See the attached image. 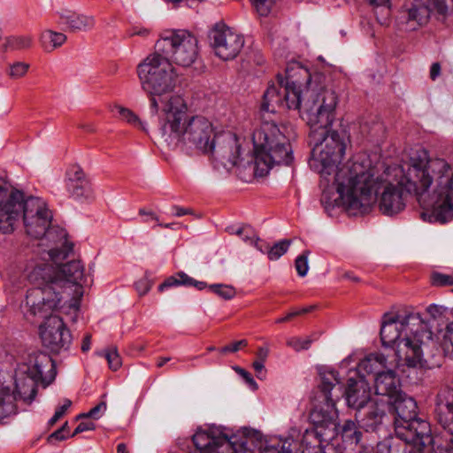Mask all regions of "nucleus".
<instances>
[{
  "instance_id": "5701e85b",
  "label": "nucleus",
  "mask_w": 453,
  "mask_h": 453,
  "mask_svg": "<svg viewBox=\"0 0 453 453\" xmlns=\"http://www.w3.org/2000/svg\"><path fill=\"white\" fill-rule=\"evenodd\" d=\"M59 23L68 27L69 31H86L91 29L95 21L93 17L77 13L71 10L63 9L58 12Z\"/></svg>"
},
{
  "instance_id": "2f4dec72",
  "label": "nucleus",
  "mask_w": 453,
  "mask_h": 453,
  "mask_svg": "<svg viewBox=\"0 0 453 453\" xmlns=\"http://www.w3.org/2000/svg\"><path fill=\"white\" fill-rule=\"evenodd\" d=\"M257 434V437H254V444H249L248 448L253 450L254 453H291V451H280L276 447H265L261 450L263 441H261V434L254 430H250L248 428H244L242 432V437L244 436H254L253 434Z\"/></svg>"
},
{
  "instance_id": "393cba45",
  "label": "nucleus",
  "mask_w": 453,
  "mask_h": 453,
  "mask_svg": "<svg viewBox=\"0 0 453 453\" xmlns=\"http://www.w3.org/2000/svg\"><path fill=\"white\" fill-rule=\"evenodd\" d=\"M434 413L442 428L453 435V398H438Z\"/></svg>"
},
{
  "instance_id": "7c9ffc66",
  "label": "nucleus",
  "mask_w": 453,
  "mask_h": 453,
  "mask_svg": "<svg viewBox=\"0 0 453 453\" xmlns=\"http://www.w3.org/2000/svg\"><path fill=\"white\" fill-rule=\"evenodd\" d=\"M363 433L357 424L352 420H346L342 427V440L350 444H358Z\"/></svg>"
},
{
  "instance_id": "0eeeda50",
  "label": "nucleus",
  "mask_w": 453,
  "mask_h": 453,
  "mask_svg": "<svg viewBox=\"0 0 453 453\" xmlns=\"http://www.w3.org/2000/svg\"><path fill=\"white\" fill-rule=\"evenodd\" d=\"M136 73L142 89L149 97L150 114L159 118L165 103L173 96L168 95L176 86L175 68L167 57L155 50L138 64Z\"/></svg>"
},
{
  "instance_id": "a211bd4d",
  "label": "nucleus",
  "mask_w": 453,
  "mask_h": 453,
  "mask_svg": "<svg viewBox=\"0 0 453 453\" xmlns=\"http://www.w3.org/2000/svg\"><path fill=\"white\" fill-rule=\"evenodd\" d=\"M40 335L43 345L55 353L68 350L73 341L70 330L59 316L49 317L40 326Z\"/></svg>"
},
{
  "instance_id": "20e7f679",
  "label": "nucleus",
  "mask_w": 453,
  "mask_h": 453,
  "mask_svg": "<svg viewBox=\"0 0 453 453\" xmlns=\"http://www.w3.org/2000/svg\"><path fill=\"white\" fill-rule=\"evenodd\" d=\"M188 108L180 96H172L159 114L162 138L171 149L179 148L187 154H208L215 135L212 123L203 116L188 117Z\"/></svg>"
},
{
  "instance_id": "a18cd8bd",
  "label": "nucleus",
  "mask_w": 453,
  "mask_h": 453,
  "mask_svg": "<svg viewBox=\"0 0 453 453\" xmlns=\"http://www.w3.org/2000/svg\"><path fill=\"white\" fill-rule=\"evenodd\" d=\"M68 437H71V434H69V426H68V422L66 421L64 423V425L60 428H58V430L53 432L49 436V441H52V440L63 441Z\"/></svg>"
},
{
  "instance_id": "58836bf2",
  "label": "nucleus",
  "mask_w": 453,
  "mask_h": 453,
  "mask_svg": "<svg viewBox=\"0 0 453 453\" xmlns=\"http://www.w3.org/2000/svg\"><path fill=\"white\" fill-rule=\"evenodd\" d=\"M211 292L218 295L225 300H230L235 296V290L233 287L224 284H212L209 286Z\"/></svg>"
},
{
  "instance_id": "6ab92c4d",
  "label": "nucleus",
  "mask_w": 453,
  "mask_h": 453,
  "mask_svg": "<svg viewBox=\"0 0 453 453\" xmlns=\"http://www.w3.org/2000/svg\"><path fill=\"white\" fill-rule=\"evenodd\" d=\"M210 146L213 148L208 151V154L220 160L222 164L225 165L229 164L232 166L237 165L241 155V145L235 134L232 132L215 134Z\"/></svg>"
},
{
  "instance_id": "a19ab883",
  "label": "nucleus",
  "mask_w": 453,
  "mask_h": 453,
  "mask_svg": "<svg viewBox=\"0 0 453 453\" xmlns=\"http://www.w3.org/2000/svg\"><path fill=\"white\" fill-rule=\"evenodd\" d=\"M310 254V250H304L301 255H299L295 261V266L296 272L300 277H304L309 270L308 265V256Z\"/></svg>"
},
{
  "instance_id": "3c124183",
  "label": "nucleus",
  "mask_w": 453,
  "mask_h": 453,
  "mask_svg": "<svg viewBox=\"0 0 453 453\" xmlns=\"http://www.w3.org/2000/svg\"><path fill=\"white\" fill-rule=\"evenodd\" d=\"M433 283L437 286L453 285V277L441 273H435L433 276Z\"/></svg>"
},
{
  "instance_id": "7ed1b4c3",
  "label": "nucleus",
  "mask_w": 453,
  "mask_h": 453,
  "mask_svg": "<svg viewBox=\"0 0 453 453\" xmlns=\"http://www.w3.org/2000/svg\"><path fill=\"white\" fill-rule=\"evenodd\" d=\"M23 215L24 226L28 235L52 244L48 256L53 261L65 257L73 249L67 240V233L59 226H50L52 214L38 197L25 198L24 193L0 187V232L13 231L14 224Z\"/></svg>"
},
{
  "instance_id": "0e129e2a",
  "label": "nucleus",
  "mask_w": 453,
  "mask_h": 453,
  "mask_svg": "<svg viewBox=\"0 0 453 453\" xmlns=\"http://www.w3.org/2000/svg\"><path fill=\"white\" fill-rule=\"evenodd\" d=\"M139 214L148 216L150 219L158 222V218L152 211H146L144 209H140Z\"/></svg>"
},
{
  "instance_id": "09e8293b",
  "label": "nucleus",
  "mask_w": 453,
  "mask_h": 453,
  "mask_svg": "<svg viewBox=\"0 0 453 453\" xmlns=\"http://www.w3.org/2000/svg\"><path fill=\"white\" fill-rule=\"evenodd\" d=\"M96 429V424L92 420H85L81 421L77 427L74 429L73 433L71 434V437H74L78 434L86 432V431H93Z\"/></svg>"
},
{
  "instance_id": "37998d69",
  "label": "nucleus",
  "mask_w": 453,
  "mask_h": 453,
  "mask_svg": "<svg viewBox=\"0 0 453 453\" xmlns=\"http://www.w3.org/2000/svg\"><path fill=\"white\" fill-rule=\"evenodd\" d=\"M71 405V400L65 399L63 404L57 407L54 415L49 420V426H54L61 418H63L66 414L67 411L70 409Z\"/></svg>"
},
{
  "instance_id": "c03bdc74",
  "label": "nucleus",
  "mask_w": 453,
  "mask_h": 453,
  "mask_svg": "<svg viewBox=\"0 0 453 453\" xmlns=\"http://www.w3.org/2000/svg\"><path fill=\"white\" fill-rule=\"evenodd\" d=\"M33 42V38L29 35L18 36L12 39V45L17 50H24L30 48Z\"/></svg>"
},
{
  "instance_id": "864d4df0",
  "label": "nucleus",
  "mask_w": 453,
  "mask_h": 453,
  "mask_svg": "<svg viewBox=\"0 0 453 453\" xmlns=\"http://www.w3.org/2000/svg\"><path fill=\"white\" fill-rule=\"evenodd\" d=\"M428 314L433 318V319H437V318H440L443 312L446 311L445 308L441 307V306H438L436 304H431L427 307L426 309Z\"/></svg>"
},
{
  "instance_id": "6e6552de",
  "label": "nucleus",
  "mask_w": 453,
  "mask_h": 453,
  "mask_svg": "<svg viewBox=\"0 0 453 453\" xmlns=\"http://www.w3.org/2000/svg\"><path fill=\"white\" fill-rule=\"evenodd\" d=\"M262 120L252 135L256 173L264 176L274 165H290L293 161L289 139L273 119H267L265 114L272 113L262 110ZM276 110L273 112L274 113Z\"/></svg>"
},
{
  "instance_id": "9b49d317",
  "label": "nucleus",
  "mask_w": 453,
  "mask_h": 453,
  "mask_svg": "<svg viewBox=\"0 0 453 453\" xmlns=\"http://www.w3.org/2000/svg\"><path fill=\"white\" fill-rule=\"evenodd\" d=\"M257 437V434H253ZM200 453H254L248 448L254 444V436L229 435L226 429L211 427L209 430H197L192 437Z\"/></svg>"
},
{
  "instance_id": "9d476101",
  "label": "nucleus",
  "mask_w": 453,
  "mask_h": 453,
  "mask_svg": "<svg viewBox=\"0 0 453 453\" xmlns=\"http://www.w3.org/2000/svg\"><path fill=\"white\" fill-rule=\"evenodd\" d=\"M54 268L47 264L36 265L28 273V280L33 285L27 292L26 305L34 316L48 319L51 313L63 309V292L58 287Z\"/></svg>"
},
{
  "instance_id": "4c0bfd02",
  "label": "nucleus",
  "mask_w": 453,
  "mask_h": 453,
  "mask_svg": "<svg viewBox=\"0 0 453 453\" xmlns=\"http://www.w3.org/2000/svg\"><path fill=\"white\" fill-rule=\"evenodd\" d=\"M107 408L105 402H100L95 407L90 409L88 412H83L76 417V419H88L91 418L94 420L99 419L105 412Z\"/></svg>"
},
{
  "instance_id": "f8f14e48",
  "label": "nucleus",
  "mask_w": 453,
  "mask_h": 453,
  "mask_svg": "<svg viewBox=\"0 0 453 453\" xmlns=\"http://www.w3.org/2000/svg\"><path fill=\"white\" fill-rule=\"evenodd\" d=\"M155 50L176 65L190 66L198 57V41L185 29L167 31L157 41Z\"/></svg>"
},
{
  "instance_id": "c85d7f7f",
  "label": "nucleus",
  "mask_w": 453,
  "mask_h": 453,
  "mask_svg": "<svg viewBox=\"0 0 453 453\" xmlns=\"http://www.w3.org/2000/svg\"><path fill=\"white\" fill-rule=\"evenodd\" d=\"M66 35L53 30H44L40 36V42L45 51L50 52L61 47L66 42Z\"/></svg>"
},
{
  "instance_id": "b1692460",
  "label": "nucleus",
  "mask_w": 453,
  "mask_h": 453,
  "mask_svg": "<svg viewBox=\"0 0 453 453\" xmlns=\"http://www.w3.org/2000/svg\"><path fill=\"white\" fill-rule=\"evenodd\" d=\"M335 402L334 398H323L320 404L315 405L311 412L310 418L317 426H326L335 417Z\"/></svg>"
},
{
  "instance_id": "f257e3e1",
  "label": "nucleus",
  "mask_w": 453,
  "mask_h": 453,
  "mask_svg": "<svg viewBox=\"0 0 453 453\" xmlns=\"http://www.w3.org/2000/svg\"><path fill=\"white\" fill-rule=\"evenodd\" d=\"M449 163L442 158H412L405 171L397 166L385 173H394L395 180L374 177L372 168L353 163L336 173L337 193L349 211L367 213L376 201L380 189L379 209L387 216L403 211L407 198L413 195L422 207L420 216L430 223H446L453 217V177L447 175Z\"/></svg>"
},
{
  "instance_id": "ea45409f",
  "label": "nucleus",
  "mask_w": 453,
  "mask_h": 453,
  "mask_svg": "<svg viewBox=\"0 0 453 453\" xmlns=\"http://www.w3.org/2000/svg\"><path fill=\"white\" fill-rule=\"evenodd\" d=\"M442 348L447 356L453 359V322L446 326V332L443 336Z\"/></svg>"
},
{
  "instance_id": "423d86ee",
  "label": "nucleus",
  "mask_w": 453,
  "mask_h": 453,
  "mask_svg": "<svg viewBox=\"0 0 453 453\" xmlns=\"http://www.w3.org/2000/svg\"><path fill=\"white\" fill-rule=\"evenodd\" d=\"M56 365L43 351L23 355L17 363L14 379L0 372V396H36L55 380Z\"/></svg>"
},
{
  "instance_id": "338daca9",
  "label": "nucleus",
  "mask_w": 453,
  "mask_h": 453,
  "mask_svg": "<svg viewBox=\"0 0 453 453\" xmlns=\"http://www.w3.org/2000/svg\"><path fill=\"white\" fill-rule=\"evenodd\" d=\"M170 359V357H159L157 362V367L164 366Z\"/></svg>"
},
{
  "instance_id": "bb28decb",
  "label": "nucleus",
  "mask_w": 453,
  "mask_h": 453,
  "mask_svg": "<svg viewBox=\"0 0 453 453\" xmlns=\"http://www.w3.org/2000/svg\"><path fill=\"white\" fill-rule=\"evenodd\" d=\"M388 362L386 357L381 353H371L362 359L357 365V371L366 373H376L384 372L388 369Z\"/></svg>"
},
{
  "instance_id": "f03ea898",
  "label": "nucleus",
  "mask_w": 453,
  "mask_h": 453,
  "mask_svg": "<svg viewBox=\"0 0 453 453\" xmlns=\"http://www.w3.org/2000/svg\"><path fill=\"white\" fill-rule=\"evenodd\" d=\"M278 84H271L264 93L262 110L273 112L275 105L298 110L310 126L331 127L335 119L338 96L328 88L311 86L308 69L298 65L288 66L286 76L277 75Z\"/></svg>"
},
{
  "instance_id": "052dcab7",
  "label": "nucleus",
  "mask_w": 453,
  "mask_h": 453,
  "mask_svg": "<svg viewBox=\"0 0 453 453\" xmlns=\"http://www.w3.org/2000/svg\"><path fill=\"white\" fill-rule=\"evenodd\" d=\"M173 214L177 217H181V216L190 213V211L188 209L180 207L178 205L173 206Z\"/></svg>"
},
{
  "instance_id": "79ce46f5",
  "label": "nucleus",
  "mask_w": 453,
  "mask_h": 453,
  "mask_svg": "<svg viewBox=\"0 0 453 453\" xmlns=\"http://www.w3.org/2000/svg\"><path fill=\"white\" fill-rule=\"evenodd\" d=\"M29 69V64L25 62H15L10 66L9 75L13 79L23 77Z\"/></svg>"
},
{
  "instance_id": "69168bd1",
  "label": "nucleus",
  "mask_w": 453,
  "mask_h": 453,
  "mask_svg": "<svg viewBox=\"0 0 453 453\" xmlns=\"http://www.w3.org/2000/svg\"><path fill=\"white\" fill-rule=\"evenodd\" d=\"M371 5H388L390 4V0H368Z\"/></svg>"
},
{
  "instance_id": "dca6fc26",
  "label": "nucleus",
  "mask_w": 453,
  "mask_h": 453,
  "mask_svg": "<svg viewBox=\"0 0 453 453\" xmlns=\"http://www.w3.org/2000/svg\"><path fill=\"white\" fill-rule=\"evenodd\" d=\"M208 37L215 55L225 61L235 58L244 45L242 36L221 22L212 27Z\"/></svg>"
},
{
  "instance_id": "603ef678",
  "label": "nucleus",
  "mask_w": 453,
  "mask_h": 453,
  "mask_svg": "<svg viewBox=\"0 0 453 453\" xmlns=\"http://www.w3.org/2000/svg\"><path fill=\"white\" fill-rule=\"evenodd\" d=\"M257 12L261 15H267L274 0H253Z\"/></svg>"
},
{
  "instance_id": "72a5a7b5",
  "label": "nucleus",
  "mask_w": 453,
  "mask_h": 453,
  "mask_svg": "<svg viewBox=\"0 0 453 453\" xmlns=\"http://www.w3.org/2000/svg\"><path fill=\"white\" fill-rule=\"evenodd\" d=\"M228 232L231 234H236L240 236L242 240L250 244H253V242L257 237L255 230L249 225L242 226L238 228H235L234 226H230L228 227Z\"/></svg>"
},
{
  "instance_id": "c756f323",
  "label": "nucleus",
  "mask_w": 453,
  "mask_h": 453,
  "mask_svg": "<svg viewBox=\"0 0 453 453\" xmlns=\"http://www.w3.org/2000/svg\"><path fill=\"white\" fill-rule=\"evenodd\" d=\"M35 398H0V424L3 420L17 412L16 400L30 405Z\"/></svg>"
},
{
  "instance_id": "4468645a",
  "label": "nucleus",
  "mask_w": 453,
  "mask_h": 453,
  "mask_svg": "<svg viewBox=\"0 0 453 453\" xmlns=\"http://www.w3.org/2000/svg\"><path fill=\"white\" fill-rule=\"evenodd\" d=\"M405 0L399 12L398 19L408 26L407 29L416 30L427 23L433 12L445 18L453 12V0Z\"/></svg>"
},
{
  "instance_id": "13d9d810",
  "label": "nucleus",
  "mask_w": 453,
  "mask_h": 453,
  "mask_svg": "<svg viewBox=\"0 0 453 453\" xmlns=\"http://www.w3.org/2000/svg\"><path fill=\"white\" fill-rule=\"evenodd\" d=\"M441 73V65L439 63H434L432 65H431V68H430V78L431 80L433 81H435L439 75Z\"/></svg>"
},
{
  "instance_id": "cd10ccee",
  "label": "nucleus",
  "mask_w": 453,
  "mask_h": 453,
  "mask_svg": "<svg viewBox=\"0 0 453 453\" xmlns=\"http://www.w3.org/2000/svg\"><path fill=\"white\" fill-rule=\"evenodd\" d=\"M176 286H193L198 290H203L209 287L206 282L196 280L187 273L179 272L176 274L168 277L162 284H160L158 286V291L162 292L165 288Z\"/></svg>"
},
{
  "instance_id": "4be33fe9",
  "label": "nucleus",
  "mask_w": 453,
  "mask_h": 453,
  "mask_svg": "<svg viewBox=\"0 0 453 453\" xmlns=\"http://www.w3.org/2000/svg\"><path fill=\"white\" fill-rule=\"evenodd\" d=\"M342 396H371V388L365 375L359 371L349 370Z\"/></svg>"
},
{
  "instance_id": "39448f33",
  "label": "nucleus",
  "mask_w": 453,
  "mask_h": 453,
  "mask_svg": "<svg viewBox=\"0 0 453 453\" xmlns=\"http://www.w3.org/2000/svg\"><path fill=\"white\" fill-rule=\"evenodd\" d=\"M380 334L383 346H395L397 365L409 367L422 364L423 348L433 335L420 314L412 311L395 316L385 314Z\"/></svg>"
},
{
  "instance_id": "4d7b16f0",
  "label": "nucleus",
  "mask_w": 453,
  "mask_h": 453,
  "mask_svg": "<svg viewBox=\"0 0 453 453\" xmlns=\"http://www.w3.org/2000/svg\"><path fill=\"white\" fill-rule=\"evenodd\" d=\"M269 355V349L266 346H261L257 349L256 356L258 361L265 362Z\"/></svg>"
},
{
  "instance_id": "c9c22d12",
  "label": "nucleus",
  "mask_w": 453,
  "mask_h": 453,
  "mask_svg": "<svg viewBox=\"0 0 453 453\" xmlns=\"http://www.w3.org/2000/svg\"><path fill=\"white\" fill-rule=\"evenodd\" d=\"M108 362L109 368L117 371L122 365L121 357L116 347H111L104 349L101 354Z\"/></svg>"
},
{
  "instance_id": "8fccbe9b",
  "label": "nucleus",
  "mask_w": 453,
  "mask_h": 453,
  "mask_svg": "<svg viewBox=\"0 0 453 453\" xmlns=\"http://www.w3.org/2000/svg\"><path fill=\"white\" fill-rule=\"evenodd\" d=\"M152 284L147 278H142L135 282L134 287L140 296L146 295L151 288Z\"/></svg>"
},
{
  "instance_id": "5fc2aeb1",
  "label": "nucleus",
  "mask_w": 453,
  "mask_h": 453,
  "mask_svg": "<svg viewBox=\"0 0 453 453\" xmlns=\"http://www.w3.org/2000/svg\"><path fill=\"white\" fill-rule=\"evenodd\" d=\"M252 245H254L261 253L268 255L270 245L265 241L257 236Z\"/></svg>"
},
{
  "instance_id": "aec40b11",
  "label": "nucleus",
  "mask_w": 453,
  "mask_h": 453,
  "mask_svg": "<svg viewBox=\"0 0 453 453\" xmlns=\"http://www.w3.org/2000/svg\"><path fill=\"white\" fill-rule=\"evenodd\" d=\"M65 187L70 196L74 199H88L92 196L89 180L77 165H71L66 171Z\"/></svg>"
},
{
  "instance_id": "f3484780",
  "label": "nucleus",
  "mask_w": 453,
  "mask_h": 453,
  "mask_svg": "<svg viewBox=\"0 0 453 453\" xmlns=\"http://www.w3.org/2000/svg\"><path fill=\"white\" fill-rule=\"evenodd\" d=\"M394 424L395 436L404 441V445H413L422 449L433 442L430 424L425 419H396Z\"/></svg>"
},
{
  "instance_id": "bf43d9fd",
  "label": "nucleus",
  "mask_w": 453,
  "mask_h": 453,
  "mask_svg": "<svg viewBox=\"0 0 453 453\" xmlns=\"http://www.w3.org/2000/svg\"><path fill=\"white\" fill-rule=\"evenodd\" d=\"M91 348V334H87L84 335L81 346V349L82 352H87Z\"/></svg>"
},
{
  "instance_id": "6e6d98bb",
  "label": "nucleus",
  "mask_w": 453,
  "mask_h": 453,
  "mask_svg": "<svg viewBox=\"0 0 453 453\" xmlns=\"http://www.w3.org/2000/svg\"><path fill=\"white\" fill-rule=\"evenodd\" d=\"M373 453H394V449L390 448V446L385 442L380 441L378 442L376 447L372 449Z\"/></svg>"
},
{
  "instance_id": "e2e57ef3",
  "label": "nucleus",
  "mask_w": 453,
  "mask_h": 453,
  "mask_svg": "<svg viewBox=\"0 0 453 453\" xmlns=\"http://www.w3.org/2000/svg\"><path fill=\"white\" fill-rule=\"evenodd\" d=\"M295 317H296V313H295V311H291V312H288L286 316H284L282 318H279L278 319H276L275 322L276 323L288 322Z\"/></svg>"
},
{
  "instance_id": "473e14b6",
  "label": "nucleus",
  "mask_w": 453,
  "mask_h": 453,
  "mask_svg": "<svg viewBox=\"0 0 453 453\" xmlns=\"http://www.w3.org/2000/svg\"><path fill=\"white\" fill-rule=\"evenodd\" d=\"M115 111L121 119L134 127H141L142 130H146L138 116L130 109L118 105L115 106Z\"/></svg>"
},
{
  "instance_id": "de8ad7c7",
  "label": "nucleus",
  "mask_w": 453,
  "mask_h": 453,
  "mask_svg": "<svg viewBox=\"0 0 453 453\" xmlns=\"http://www.w3.org/2000/svg\"><path fill=\"white\" fill-rule=\"evenodd\" d=\"M233 369L245 380V382L254 390L257 388V384L250 372L240 366H234Z\"/></svg>"
},
{
  "instance_id": "412c9836",
  "label": "nucleus",
  "mask_w": 453,
  "mask_h": 453,
  "mask_svg": "<svg viewBox=\"0 0 453 453\" xmlns=\"http://www.w3.org/2000/svg\"><path fill=\"white\" fill-rule=\"evenodd\" d=\"M374 387L377 396H402L400 380L390 368L376 375Z\"/></svg>"
},
{
  "instance_id": "1a4fd4ad",
  "label": "nucleus",
  "mask_w": 453,
  "mask_h": 453,
  "mask_svg": "<svg viewBox=\"0 0 453 453\" xmlns=\"http://www.w3.org/2000/svg\"><path fill=\"white\" fill-rule=\"evenodd\" d=\"M330 127H311L309 139L310 145H312L311 157L309 159L310 167L326 177L334 172L336 173L342 167L350 166L354 162H347L346 165L339 167L347 148L349 138L344 130L329 129ZM334 183L337 185L336 180Z\"/></svg>"
},
{
  "instance_id": "680f3d73",
  "label": "nucleus",
  "mask_w": 453,
  "mask_h": 453,
  "mask_svg": "<svg viewBox=\"0 0 453 453\" xmlns=\"http://www.w3.org/2000/svg\"><path fill=\"white\" fill-rule=\"evenodd\" d=\"M265 363L263 361L255 360L252 364V366L255 370V372L259 374L261 373L265 369Z\"/></svg>"
},
{
  "instance_id": "a878e982",
  "label": "nucleus",
  "mask_w": 453,
  "mask_h": 453,
  "mask_svg": "<svg viewBox=\"0 0 453 453\" xmlns=\"http://www.w3.org/2000/svg\"><path fill=\"white\" fill-rule=\"evenodd\" d=\"M319 388L324 396H330L333 389L338 386L342 389L343 384L340 380L339 372L334 369L321 367L319 369Z\"/></svg>"
},
{
  "instance_id": "2eb2a0df",
  "label": "nucleus",
  "mask_w": 453,
  "mask_h": 453,
  "mask_svg": "<svg viewBox=\"0 0 453 453\" xmlns=\"http://www.w3.org/2000/svg\"><path fill=\"white\" fill-rule=\"evenodd\" d=\"M73 250V248L67 255L72 253ZM67 257L68 256H66L65 258ZM49 257L52 262L50 265L54 268V274L56 275V280H58V287L60 289L73 288L70 308L74 311H77L84 294L83 284L86 281L83 265L79 260H73L63 265H58V262L65 259V257H61L57 261H53L50 257ZM48 264L50 265V263Z\"/></svg>"
},
{
  "instance_id": "49530a36",
  "label": "nucleus",
  "mask_w": 453,
  "mask_h": 453,
  "mask_svg": "<svg viewBox=\"0 0 453 453\" xmlns=\"http://www.w3.org/2000/svg\"><path fill=\"white\" fill-rule=\"evenodd\" d=\"M248 345L247 340H240L234 342L228 345L224 346L223 348L219 349V352L221 354H226V353H234L240 350L241 349L246 347Z\"/></svg>"
},
{
  "instance_id": "774afa93",
  "label": "nucleus",
  "mask_w": 453,
  "mask_h": 453,
  "mask_svg": "<svg viewBox=\"0 0 453 453\" xmlns=\"http://www.w3.org/2000/svg\"><path fill=\"white\" fill-rule=\"evenodd\" d=\"M117 452L118 453H128L127 452V445L125 443L118 444V446H117Z\"/></svg>"
},
{
  "instance_id": "ddd939ff",
  "label": "nucleus",
  "mask_w": 453,
  "mask_h": 453,
  "mask_svg": "<svg viewBox=\"0 0 453 453\" xmlns=\"http://www.w3.org/2000/svg\"><path fill=\"white\" fill-rule=\"evenodd\" d=\"M349 406L356 408L359 412L365 411L364 416L372 424L380 422L386 411L395 415L396 419L417 418L418 403L415 398H394L393 402L383 403L375 398H346Z\"/></svg>"
},
{
  "instance_id": "f704fd0d",
  "label": "nucleus",
  "mask_w": 453,
  "mask_h": 453,
  "mask_svg": "<svg viewBox=\"0 0 453 453\" xmlns=\"http://www.w3.org/2000/svg\"><path fill=\"white\" fill-rule=\"evenodd\" d=\"M315 337L310 336L305 339H302L300 337H290L287 340V345L296 351L306 350L308 349L311 343L318 339V335L314 334Z\"/></svg>"
},
{
  "instance_id": "e433bc0d",
  "label": "nucleus",
  "mask_w": 453,
  "mask_h": 453,
  "mask_svg": "<svg viewBox=\"0 0 453 453\" xmlns=\"http://www.w3.org/2000/svg\"><path fill=\"white\" fill-rule=\"evenodd\" d=\"M290 244V240L284 239L276 242L273 246H270L267 256L268 258L270 260L279 259L282 255H284L288 251Z\"/></svg>"
}]
</instances>
